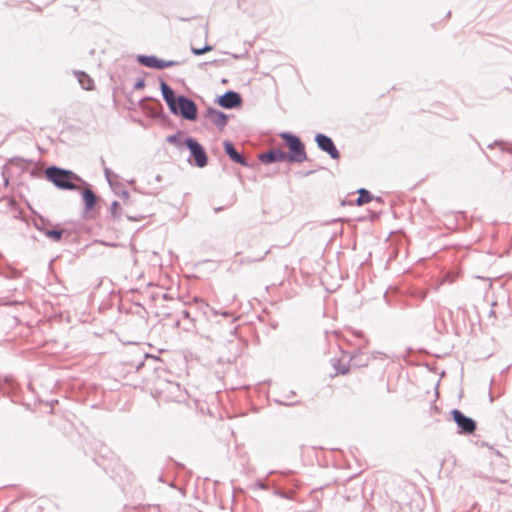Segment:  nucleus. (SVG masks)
I'll list each match as a JSON object with an SVG mask.
<instances>
[{
  "instance_id": "f257e3e1",
  "label": "nucleus",
  "mask_w": 512,
  "mask_h": 512,
  "mask_svg": "<svg viewBox=\"0 0 512 512\" xmlns=\"http://www.w3.org/2000/svg\"><path fill=\"white\" fill-rule=\"evenodd\" d=\"M44 173L46 179L61 190H77L78 186L76 183L86 184L80 176L71 170L57 166H50L46 168Z\"/></svg>"
},
{
  "instance_id": "f03ea898",
  "label": "nucleus",
  "mask_w": 512,
  "mask_h": 512,
  "mask_svg": "<svg viewBox=\"0 0 512 512\" xmlns=\"http://www.w3.org/2000/svg\"><path fill=\"white\" fill-rule=\"evenodd\" d=\"M280 137L285 141L289 148L286 157L290 162L302 163L307 159L305 146L299 137L289 133L283 132Z\"/></svg>"
},
{
  "instance_id": "7ed1b4c3",
  "label": "nucleus",
  "mask_w": 512,
  "mask_h": 512,
  "mask_svg": "<svg viewBox=\"0 0 512 512\" xmlns=\"http://www.w3.org/2000/svg\"><path fill=\"white\" fill-rule=\"evenodd\" d=\"M176 112H171L172 114H179L183 119L194 121L197 118V105L190 98L179 95L178 101L175 103Z\"/></svg>"
},
{
  "instance_id": "20e7f679",
  "label": "nucleus",
  "mask_w": 512,
  "mask_h": 512,
  "mask_svg": "<svg viewBox=\"0 0 512 512\" xmlns=\"http://www.w3.org/2000/svg\"><path fill=\"white\" fill-rule=\"evenodd\" d=\"M453 421L456 423L459 434H473L477 429V424L474 419L466 416L459 409H453L450 412Z\"/></svg>"
},
{
  "instance_id": "39448f33",
  "label": "nucleus",
  "mask_w": 512,
  "mask_h": 512,
  "mask_svg": "<svg viewBox=\"0 0 512 512\" xmlns=\"http://www.w3.org/2000/svg\"><path fill=\"white\" fill-rule=\"evenodd\" d=\"M184 144L190 150V155L194 158L195 165L199 168L205 167L208 163V157L203 146L192 137H187Z\"/></svg>"
},
{
  "instance_id": "423d86ee",
  "label": "nucleus",
  "mask_w": 512,
  "mask_h": 512,
  "mask_svg": "<svg viewBox=\"0 0 512 512\" xmlns=\"http://www.w3.org/2000/svg\"><path fill=\"white\" fill-rule=\"evenodd\" d=\"M36 216L37 213L34 211V228L42 232L46 237L52 239L53 241H59L62 237L63 230L56 227L49 228V223H45L41 216H38V219Z\"/></svg>"
},
{
  "instance_id": "0eeeda50",
  "label": "nucleus",
  "mask_w": 512,
  "mask_h": 512,
  "mask_svg": "<svg viewBox=\"0 0 512 512\" xmlns=\"http://www.w3.org/2000/svg\"><path fill=\"white\" fill-rule=\"evenodd\" d=\"M137 61L145 67L154 68V69H164V68L176 66L178 64L177 61L162 60V59L157 58L154 55H149V56L148 55H139L137 57Z\"/></svg>"
},
{
  "instance_id": "6e6552de",
  "label": "nucleus",
  "mask_w": 512,
  "mask_h": 512,
  "mask_svg": "<svg viewBox=\"0 0 512 512\" xmlns=\"http://www.w3.org/2000/svg\"><path fill=\"white\" fill-rule=\"evenodd\" d=\"M315 142L320 150L326 152L332 159L337 160L340 158V152L336 148L333 140L325 134L317 133Z\"/></svg>"
},
{
  "instance_id": "1a4fd4ad",
  "label": "nucleus",
  "mask_w": 512,
  "mask_h": 512,
  "mask_svg": "<svg viewBox=\"0 0 512 512\" xmlns=\"http://www.w3.org/2000/svg\"><path fill=\"white\" fill-rule=\"evenodd\" d=\"M216 102L224 109H233L241 105L242 98L239 93L229 90L221 95Z\"/></svg>"
},
{
  "instance_id": "9d476101",
  "label": "nucleus",
  "mask_w": 512,
  "mask_h": 512,
  "mask_svg": "<svg viewBox=\"0 0 512 512\" xmlns=\"http://www.w3.org/2000/svg\"><path fill=\"white\" fill-rule=\"evenodd\" d=\"M204 117L213 123L220 131H222L228 123V116L224 112L213 107L206 109Z\"/></svg>"
},
{
  "instance_id": "9b49d317",
  "label": "nucleus",
  "mask_w": 512,
  "mask_h": 512,
  "mask_svg": "<svg viewBox=\"0 0 512 512\" xmlns=\"http://www.w3.org/2000/svg\"><path fill=\"white\" fill-rule=\"evenodd\" d=\"M258 158L264 164L288 161L286 152L281 149H270L266 152L260 153Z\"/></svg>"
},
{
  "instance_id": "f8f14e48",
  "label": "nucleus",
  "mask_w": 512,
  "mask_h": 512,
  "mask_svg": "<svg viewBox=\"0 0 512 512\" xmlns=\"http://www.w3.org/2000/svg\"><path fill=\"white\" fill-rule=\"evenodd\" d=\"M160 90L170 112H176L175 103L178 101V96L176 97L174 90L163 80L160 81Z\"/></svg>"
},
{
  "instance_id": "ddd939ff",
  "label": "nucleus",
  "mask_w": 512,
  "mask_h": 512,
  "mask_svg": "<svg viewBox=\"0 0 512 512\" xmlns=\"http://www.w3.org/2000/svg\"><path fill=\"white\" fill-rule=\"evenodd\" d=\"M223 147H224L226 154L229 156V158L233 162L238 163L244 167H249V163H248L247 159L236 150L233 143H231L228 140H225L223 142Z\"/></svg>"
},
{
  "instance_id": "4468645a",
  "label": "nucleus",
  "mask_w": 512,
  "mask_h": 512,
  "mask_svg": "<svg viewBox=\"0 0 512 512\" xmlns=\"http://www.w3.org/2000/svg\"><path fill=\"white\" fill-rule=\"evenodd\" d=\"M381 352H373L372 356L367 355L364 352H355L350 358V365L356 368L366 367L371 358L376 359Z\"/></svg>"
},
{
  "instance_id": "2eb2a0df",
  "label": "nucleus",
  "mask_w": 512,
  "mask_h": 512,
  "mask_svg": "<svg viewBox=\"0 0 512 512\" xmlns=\"http://www.w3.org/2000/svg\"><path fill=\"white\" fill-rule=\"evenodd\" d=\"M182 321H187V324L183 325V330L190 332L196 331L195 319L191 317L188 310H182L180 312V318L177 320L176 325H180Z\"/></svg>"
},
{
  "instance_id": "dca6fc26",
  "label": "nucleus",
  "mask_w": 512,
  "mask_h": 512,
  "mask_svg": "<svg viewBox=\"0 0 512 512\" xmlns=\"http://www.w3.org/2000/svg\"><path fill=\"white\" fill-rule=\"evenodd\" d=\"M74 75L83 89L92 90L94 88L93 79L84 71H74Z\"/></svg>"
},
{
  "instance_id": "f3484780",
  "label": "nucleus",
  "mask_w": 512,
  "mask_h": 512,
  "mask_svg": "<svg viewBox=\"0 0 512 512\" xmlns=\"http://www.w3.org/2000/svg\"><path fill=\"white\" fill-rule=\"evenodd\" d=\"M82 198H83L86 210H91L96 205L97 197H96L95 193L90 188H86L83 190Z\"/></svg>"
},
{
  "instance_id": "a211bd4d",
  "label": "nucleus",
  "mask_w": 512,
  "mask_h": 512,
  "mask_svg": "<svg viewBox=\"0 0 512 512\" xmlns=\"http://www.w3.org/2000/svg\"><path fill=\"white\" fill-rule=\"evenodd\" d=\"M166 389L173 395L171 398L173 401L179 402L184 398V392L178 383L168 382Z\"/></svg>"
},
{
  "instance_id": "6ab92c4d",
  "label": "nucleus",
  "mask_w": 512,
  "mask_h": 512,
  "mask_svg": "<svg viewBox=\"0 0 512 512\" xmlns=\"http://www.w3.org/2000/svg\"><path fill=\"white\" fill-rule=\"evenodd\" d=\"M357 192L359 194L355 201V204L357 206H362L366 203H369L372 200V195L367 189L360 188Z\"/></svg>"
},
{
  "instance_id": "aec40b11",
  "label": "nucleus",
  "mask_w": 512,
  "mask_h": 512,
  "mask_svg": "<svg viewBox=\"0 0 512 512\" xmlns=\"http://www.w3.org/2000/svg\"><path fill=\"white\" fill-rule=\"evenodd\" d=\"M350 362L349 363H342L340 360H336L334 363H333V367L334 369L337 371V373L339 374H347L350 370Z\"/></svg>"
},
{
  "instance_id": "412c9836",
  "label": "nucleus",
  "mask_w": 512,
  "mask_h": 512,
  "mask_svg": "<svg viewBox=\"0 0 512 512\" xmlns=\"http://www.w3.org/2000/svg\"><path fill=\"white\" fill-rule=\"evenodd\" d=\"M269 251H270L269 249H265L259 256H255V257L247 256L241 260V263L250 264L253 262H257V261H262L267 256Z\"/></svg>"
},
{
  "instance_id": "4be33fe9",
  "label": "nucleus",
  "mask_w": 512,
  "mask_h": 512,
  "mask_svg": "<svg viewBox=\"0 0 512 512\" xmlns=\"http://www.w3.org/2000/svg\"><path fill=\"white\" fill-rule=\"evenodd\" d=\"M212 49H213V47H212V46H210V45H205V46H204V47H202V48H194V47H192V48H191V52H192L194 55L199 56V55H203V54H204V53H206V52L211 51Z\"/></svg>"
},
{
  "instance_id": "5701e85b",
  "label": "nucleus",
  "mask_w": 512,
  "mask_h": 512,
  "mask_svg": "<svg viewBox=\"0 0 512 512\" xmlns=\"http://www.w3.org/2000/svg\"><path fill=\"white\" fill-rule=\"evenodd\" d=\"M120 210H121V207H120L119 203L117 201H114L111 204V214L113 215V217H119Z\"/></svg>"
},
{
  "instance_id": "b1692460",
  "label": "nucleus",
  "mask_w": 512,
  "mask_h": 512,
  "mask_svg": "<svg viewBox=\"0 0 512 512\" xmlns=\"http://www.w3.org/2000/svg\"><path fill=\"white\" fill-rule=\"evenodd\" d=\"M167 142L176 146H180L181 142L177 134H173L167 137Z\"/></svg>"
},
{
  "instance_id": "393cba45",
  "label": "nucleus",
  "mask_w": 512,
  "mask_h": 512,
  "mask_svg": "<svg viewBox=\"0 0 512 512\" xmlns=\"http://www.w3.org/2000/svg\"><path fill=\"white\" fill-rule=\"evenodd\" d=\"M104 174H105V177H106L107 181L111 184L112 183V176H114L113 172L109 168L105 167L104 168Z\"/></svg>"
},
{
  "instance_id": "a878e982",
  "label": "nucleus",
  "mask_w": 512,
  "mask_h": 512,
  "mask_svg": "<svg viewBox=\"0 0 512 512\" xmlns=\"http://www.w3.org/2000/svg\"><path fill=\"white\" fill-rule=\"evenodd\" d=\"M145 86V81L144 79H138L135 84H134V89L138 90V89H142L143 87Z\"/></svg>"
},
{
  "instance_id": "bb28decb",
  "label": "nucleus",
  "mask_w": 512,
  "mask_h": 512,
  "mask_svg": "<svg viewBox=\"0 0 512 512\" xmlns=\"http://www.w3.org/2000/svg\"><path fill=\"white\" fill-rule=\"evenodd\" d=\"M255 486H256L257 488H259V489H262V490L267 489V485H266L263 481H261V480L257 481V482L255 483Z\"/></svg>"
},
{
  "instance_id": "cd10ccee",
  "label": "nucleus",
  "mask_w": 512,
  "mask_h": 512,
  "mask_svg": "<svg viewBox=\"0 0 512 512\" xmlns=\"http://www.w3.org/2000/svg\"><path fill=\"white\" fill-rule=\"evenodd\" d=\"M145 512H160L159 506H149Z\"/></svg>"
},
{
  "instance_id": "c85d7f7f",
  "label": "nucleus",
  "mask_w": 512,
  "mask_h": 512,
  "mask_svg": "<svg viewBox=\"0 0 512 512\" xmlns=\"http://www.w3.org/2000/svg\"><path fill=\"white\" fill-rule=\"evenodd\" d=\"M194 301L196 303H201V305H204V306H208V304L206 302H204L202 299H198L197 297L194 298Z\"/></svg>"
},
{
  "instance_id": "c756f323",
  "label": "nucleus",
  "mask_w": 512,
  "mask_h": 512,
  "mask_svg": "<svg viewBox=\"0 0 512 512\" xmlns=\"http://www.w3.org/2000/svg\"><path fill=\"white\" fill-rule=\"evenodd\" d=\"M223 209H224V207H216L214 209V211H215V213H218V212L222 211Z\"/></svg>"
},
{
  "instance_id": "7c9ffc66",
  "label": "nucleus",
  "mask_w": 512,
  "mask_h": 512,
  "mask_svg": "<svg viewBox=\"0 0 512 512\" xmlns=\"http://www.w3.org/2000/svg\"><path fill=\"white\" fill-rule=\"evenodd\" d=\"M355 335H356L357 337H362V336H363V333H362L361 331H359V332H356V333H355Z\"/></svg>"
},
{
  "instance_id": "2f4dec72",
  "label": "nucleus",
  "mask_w": 512,
  "mask_h": 512,
  "mask_svg": "<svg viewBox=\"0 0 512 512\" xmlns=\"http://www.w3.org/2000/svg\"><path fill=\"white\" fill-rule=\"evenodd\" d=\"M222 315H223L224 317H230V314H229L228 312H224V313H222Z\"/></svg>"
},
{
  "instance_id": "473e14b6",
  "label": "nucleus",
  "mask_w": 512,
  "mask_h": 512,
  "mask_svg": "<svg viewBox=\"0 0 512 512\" xmlns=\"http://www.w3.org/2000/svg\"><path fill=\"white\" fill-rule=\"evenodd\" d=\"M236 331V327H232L230 333H234Z\"/></svg>"
},
{
  "instance_id": "72a5a7b5",
  "label": "nucleus",
  "mask_w": 512,
  "mask_h": 512,
  "mask_svg": "<svg viewBox=\"0 0 512 512\" xmlns=\"http://www.w3.org/2000/svg\"><path fill=\"white\" fill-rule=\"evenodd\" d=\"M156 180H157V181H161V176H160V175H157V176H156Z\"/></svg>"
},
{
  "instance_id": "f704fd0d",
  "label": "nucleus",
  "mask_w": 512,
  "mask_h": 512,
  "mask_svg": "<svg viewBox=\"0 0 512 512\" xmlns=\"http://www.w3.org/2000/svg\"><path fill=\"white\" fill-rule=\"evenodd\" d=\"M232 56H233V58H235V59H238V58H239V56H238L237 54H233Z\"/></svg>"
},
{
  "instance_id": "c9c22d12",
  "label": "nucleus",
  "mask_w": 512,
  "mask_h": 512,
  "mask_svg": "<svg viewBox=\"0 0 512 512\" xmlns=\"http://www.w3.org/2000/svg\"><path fill=\"white\" fill-rule=\"evenodd\" d=\"M280 403H282V401H279ZM284 405H290L291 403H288V402H283Z\"/></svg>"
}]
</instances>
